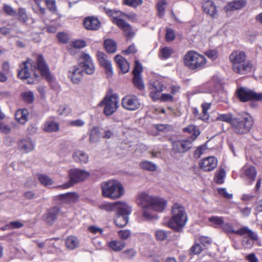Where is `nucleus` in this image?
Instances as JSON below:
<instances>
[{"instance_id":"obj_1","label":"nucleus","mask_w":262,"mask_h":262,"mask_svg":"<svg viewBox=\"0 0 262 262\" xmlns=\"http://www.w3.org/2000/svg\"><path fill=\"white\" fill-rule=\"evenodd\" d=\"M136 202L141 207L142 216L146 221L157 220L158 216L153 212H162L167 204L164 199L150 195L145 192H142L137 195Z\"/></svg>"},{"instance_id":"obj_2","label":"nucleus","mask_w":262,"mask_h":262,"mask_svg":"<svg viewBox=\"0 0 262 262\" xmlns=\"http://www.w3.org/2000/svg\"><path fill=\"white\" fill-rule=\"evenodd\" d=\"M37 70L39 71L42 77L48 81L52 79L49 69L45 63L41 55H38L36 59ZM21 69L18 70V76L21 79L28 80L29 84L33 83L38 78L36 73V68L33 65V62L31 59H28L24 62L20 66Z\"/></svg>"},{"instance_id":"obj_3","label":"nucleus","mask_w":262,"mask_h":262,"mask_svg":"<svg viewBox=\"0 0 262 262\" xmlns=\"http://www.w3.org/2000/svg\"><path fill=\"white\" fill-rule=\"evenodd\" d=\"M106 13L112 17V21L124 33V35L127 39H131L134 35V32L130 25L126 23L123 18L126 17L132 21L137 20L138 17L136 14L133 12L124 13L119 10H114L104 9Z\"/></svg>"},{"instance_id":"obj_4","label":"nucleus","mask_w":262,"mask_h":262,"mask_svg":"<svg viewBox=\"0 0 262 262\" xmlns=\"http://www.w3.org/2000/svg\"><path fill=\"white\" fill-rule=\"evenodd\" d=\"M101 189L103 197L112 200L120 199L124 194V188L122 184L114 179L102 182Z\"/></svg>"},{"instance_id":"obj_5","label":"nucleus","mask_w":262,"mask_h":262,"mask_svg":"<svg viewBox=\"0 0 262 262\" xmlns=\"http://www.w3.org/2000/svg\"><path fill=\"white\" fill-rule=\"evenodd\" d=\"M172 216L168 225L169 228L179 231L183 227L187 221V214L184 207L179 203H175L171 208Z\"/></svg>"},{"instance_id":"obj_6","label":"nucleus","mask_w":262,"mask_h":262,"mask_svg":"<svg viewBox=\"0 0 262 262\" xmlns=\"http://www.w3.org/2000/svg\"><path fill=\"white\" fill-rule=\"evenodd\" d=\"M207 62L206 58L194 51H188L184 57V63L191 70L204 68Z\"/></svg>"},{"instance_id":"obj_7","label":"nucleus","mask_w":262,"mask_h":262,"mask_svg":"<svg viewBox=\"0 0 262 262\" xmlns=\"http://www.w3.org/2000/svg\"><path fill=\"white\" fill-rule=\"evenodd\" d=\"M253 125V120L251 116L243 113L236 116L232 123L233 131L238 134L248 133Z\"/></svg>"},{"instance_id":"obj_8","label":"nucleus","mask_w":262,"mask_h":262,"mask_svg":"<svg viewBox=\"0 0 262 262\" xmlns=\"http://www.w3.org/2000/svg\"><path fill=\"white\" fill-rule=\"evenodd\" d=\"M90 176V172L82 169H72L69 171L70 182L60 186L63 188H68L73 184L84 181Z\"/></svg>"},{"instance_id":"obj_9","label":"nucleus","mask_w":262,"mask_h":262,"mask_svg":"<svg viewBox=\"0 0 262 262\" xmlns=\"http://www.w3.org/2000/svg\"><path fill=\"white\" fill-rule=\"evenodd\" d=\"M118 96L116 94H111L106 96L100 102L99 106L104 107L103 112L107 115L113 114L118 107Z\"/></svg>"},{"instance_id":"obj_10","label":"nucleus","mask_w":262,"mask_h":262,"mask_svg":"<svg viewBox=\"0 0 262 262\" xmlns=\"http://www.w3.org/2000/svg\"><path fill=\"white\" fill-rule=\"evenodd\" d=\"M236 94L238 99L243 102L251 100H262V93H255L246 87L237 88L236 91Z\"/></svg>"},{"instance_id":"obj_11","label":"nucleus","mask_w":262,"mask_h":262,"mask_svg":"<svg viewBox=\"0 0 262 262\" xmlns=\"http://www.w3.org/2000/svg\"><path fill=\"white\" fill-rule=\"evenodd\" d=\"M121 207L123 209H118L116 211L114 222L117 226L121 228L125 226L128 222V215L132 212V207L126 203H124Z\"/></svg>"},{"instance_id":"obj_12","label":"nucleus","mask_w":262,"mask_h":262,"mask_svg":"<svg viewBox=\"0 0 262 262\" xmlns=\"http://www.w3.org/2000/svg\"><path fill=\"white\" fill-rule=\"evenodd\" d=\"M78 65L83 73L92 75L95 71V66L89 54L82 53L79 58Z\"/></svg>"},{"instance_id":"obj_13","label":"nucleus","mask_w":262,"mask_h":262,"mask_svg":"<svg viewBox=\"0 0 262 262\" xmlns=\"http://www.w3.org/2000/svg\"><path fill=\"white\" fill-rule=\"evenodd\" d=\"M221 228L225 232L228 234L234 233L240 236L247 235L250 237L255 239V236L254 234V232L247 227H244L238 230H235L232 224L224 222Z\"/></svg>"},{"instance_id":"obj_14","label":"nucleus","mask_w":262,"mask_h":262,"mask_svg":"<svg viewBox=\"0 0 262 262\" xmlns=\"http://www.w3.org/2000/svg\"><path fill=\"white\" fill-rule=\"evenodd\" d=\"M122 107L126 110L135 111L138 109L141 105L139 99L135 95H127L121 102Z\"/></svg>"},{"instance_id":"obj_15","label":"nucleus","mask_w":262,"mask_h":262,"mask_svg":"<svg viewBox=\"0 0 262 262\" xmlns=\"http://www.w3.org/2000/svg\"><path fill=\"white\" fill-rule=\"evenodd\" d=\"M192 142L190 139L174 141L172 142V150L176 153H184L191 148Z\"/></svg>"},{"instance_id":"obj_16","label":"nucleus","mask_w":262,"mask_h":262,"mask_svg":"<svg viewBox=\"0 0 262 262\" xmlns=\"http://www.w3.org/2000/svg\"><path fill=\"white\" fill-rule=\"evenodd\" d=\"M217 159L213 156H210L202 159L199 163V165L203 171H211L217 167Z\"/></svg>"},{"instance_id":"obj_17","label":"nucleus","mask_w":262,"mask_h":262,"mask_svg":"<svg viewBox=\"0 0 262 262\" xmlns=\"http://www.w3.org/2000/svg\"><path fill=\"white\" fill-rule=\"evenodd\" d=\"M229 60L232 63L233 69L239 71L238 64L246 60V54L244 52L239 51L233 52L229 56Z\"/></svg>"},{"instance_id":"obj_18","label":"nucleus","mask_w":262,"mask_h":262,"mask_svg":"<svg viewBox=\"0 0 262 262\" xmlns=\"http://www.w3.org/2000/svg\"><path fill=\"white\" fill-rule=\"evenodd\" d=\"M97 57L100 64L105 69L107 75L111 77L113 74V68L111 61L107 59L106 55L103 52L98 51Z\"/></svg>"},{"instance_id":"obj_19","label":"nucleus","mask_w":262,"mask_h":262,"mask_svg":"<svg viewBox=\"0 0 262 262\" xmlns=\"http://www.w3.org/2000/svg\"><path fill=\"white\" fill-rule=\"evenodd\" d=\"M149 89L151 90L150 97L154 100H157L160 98L159 94L164 91L165 87L162 82L157 80L150 83Z\"/></svg>"},{"instance_id":"obj_20","label":"nucleus","mask_w":262,"mask_h":262,"mask_svg":"<svg viewBox=\"0 0 262 262\" xmlns=\"http://www.w3.org/2000/svg\"><path fill=\"white\" fill-rule=\"evenodd\" d=\"M83 73L82 69L78 64L71 68L69 72L68 77L73 83L78 84L82 79Z\"/></svg>"},{"instance_id":"obj_21","label":"nucleus","mask_w":262,"mask_h":262,"mask_svg":"<svg viewBox=\"0 0 262 262\" xmlns=\"http://www.w3.org/2000/svg\"><path fill=\"white\" fill-rule=\"evenodd\" d=\"M83 25L87 30H97L100 28L101 23L97 18L89 16L84 19Z\"/></svg>"},{"instance_id":"obj_22","label":"nucleus","mask_w":262,"mask_h":262,"mask_svg":"<svg viewBox=\"0 0 262 262\" xmlns=\"http://www.w3.org/2000/svg\"><path fill=\"white\" fill-rule=\"evenodd\" d=\"M124 202L118 201L114 203H105L99 206L100 209L105 210L107 212H111L113 211H117L118 209L120 210L123 209L121 206L124 203Z\"/></svg>"},{"instance_id":"obj_23","label":"nucleus","mask_w":262,"mask_h":262,"mask_svg":"<svg viewBox=\"0 0 262 262\" xmlns=\"http://www.w3.org/2000/svg\"><path fill=\"white\" fill-rule=\"evenodd\" d=\"M59 212L60 209L57 207L49 209L47 213L44 215V220L48 224H53L56 220Z\"/></svg>"},{"instance_id":"obj_24","label":"nucleus","mask_w":262,"mask_h":262,"mask_svg":"<svg viewBox=\"0 0 262 262\" xmlns=\"http://www.w3.org/2000/svg\"><path fill=\"white\" fill-rule=\"evenodd\" d=\"M18 149L25 153L32 151L34 148V144L29 138L21 140L18 144Z\"/></svg>"},{"instance_id":"obj_25","label":"nucleus","mask_w":262,"mask_h":262,"mask_svg":"<svg viewBox=\"0 0 262 262\" xmlns=\"http://www.w3.org/2000/svg\"><path fill=\"white\" fill-rule=\"evenodd\" d=\"M204 12L210 17L214 18L217 16L216 7L211 1H206L202 6Z\"/></svg>"},{"instance_id":"obj_26","label":"nucleus","mask_w":262,"mask_h":262,"mask_svg":"<svg viewBox=\"0 0 262 262\" xmlns=\"http://www.w3.org/2000/svg\"><path fill=\"white\" fill-rule=\"evenodd\" d=\"M114 59L122 73H126L129 71V63L124 57L121 55H117Z\"/></svg>"},{"instance_id":"obj_27","label":"nucleus","mask_w":262,"mask_h":262,"mask_svg":"<svg viewBox=\"0 0 262 262\" xmlns=\"http://www.w3.org/2000/svg\"><path fill=\"white\" fill-rule=\"evenodd\" d=\"M246 5L245 0L235 1L228 3L225 7V9L226 11H234L243 8Z\"/></svg>"},{"instance_id":"obj_28","label":"nucleus","mask_w":262,"mask_h":262,"mask_svg":"<svg viewBox=\"0 0 262 262\" xmlns=\"http://www.w3.org/2000/svg\"><path fill=\"white\" fill-rule=\"evenodd\" d=\"M74 160L80 163H88L89 161L88 155L82 150H77L73 154Z\"/></svg>"},{"instance_id":"obj_29","label":"nucleus","mask_w":262,"mask_h":262,"mask_svg":"<svg viewBox=\"0 0 262 262\" xmlns=\"http://www.w3.org/2000/svg\"><path fill=\"white\" fill-rule=\"evenodd\" d=\"M242 171L245 176L251 182L254 181L256 171L255 167L250 165H245L242 168Z\"/></svg>"},{"instance_id":"obj_30","label":"nucleus","mask_w":262,"mask_h":262,"mask_svg":"<svg viewBox=\"0 0 262 262\" xmlns=\"http://www.w3.org/2000/svg\"><path fill=\"white\" fill-rule=\"evenodd\" d=\"M29 112L26 109H20L15 113V119L20 124H24L28 121Z\"/></svg>"},{"instance_id":"obj_31","label":"nucleus","mask_w":262,"mask_h":262,"mask_svg":"<svg viewBox=\"0 0 262 262\" xmlns=\"http://www.w3.org/2000/svg\"><path fill=\"white\" fill-rule=\"evenodd\" d=\"M108 247L115 252L122 250L125 247V243L119 240H113L107 242Z\"/></svg>"},{"instance_id":"obj_32","label":"nucleus","mask_w":262,"mask_h":262,"mask_svg":"<svg viewBox=\"0 0 262 262\" xmlns=\"http://www.w3.org/2000/svg\"><path fill=\"white\" fill-rule=\"evenodd\" d=\"M43 130L47 132H56L59 130V124L52 120H47L44 124Z\"/></svg>"},{"instance_id":"obj_33","label":"nucleus","mask_w":262,"mask_h":262,"mask_svg":"<svg viewBox=\"0 0 262 262\" xmlns=\"http://www.w3.org/2000/svg\"><path fill=\"white\" fill-rule=\"evenodd\" d=\"M66 247L69 250H74L79 247V241L75 236H69L66 239Z\"/></svg>"},{"instance_id":"obj_34","label":"nucleus","mask_w":262,"mask_h":262,"mask_svg":"<svg viewBox=\"0 0 262 262\" xmlns=\"http://www.w3.org/2000/svg\"><path fill=\"white\" fill-rule=\"evenodd\" d=\"M239 71H237L235 69H233L234 72L239 74H245L249 72L252 68V64L250 61L246 60L238 64Z\"/></svg>"},{"instance_id":"obj_35","label":"nucleus","mask_w":262,"mask_h":262,"mask_svg":"<svg viewBox=\"0 0 262 262\" xmlns=\"http://www.w3.org/2000/svg\"><path fill=\"white\" fill-rule=\"evenodd\" d=\"M104 47L108 53H114L117 50L116 42L112 39H106L104 43Z\"/></svg>"},{"instance_id":"obj_36","label":"nucleus","mask_w":262,"mask_h":262,"mask_svg":"<svg viewBox=\"0 0 262 262\" xmlns=\"http://www.w3.org/2000/svg\"><path fill=\"white\" fill-rule=\"evenodd\" d=\"M184 132L192 134L191 137V140L194 141L196 137L200 135V131L196 128L194 125H190L188 127L183 129Z\"/></svg>"},{"instance_id":"obj_37","label":"nucleus","mask_w":262,"mask_h":262,"mask_svg":"<svg viewBox=\"0 0 262 262\" xmlns=\"http://www.w3.org/2000/svg\"><path fill=\"white\" fill-rule=\"evenodd\" d=\"M141 169L150 171H154L157 169V165L149 161H142L140 164Z\"/></svg>"},{"instance_id":"obj_38","label":"nucleus","mask_w":262,"mask_h":262,"mask_svg":"<svg viewBox=\"0 0 262 262\" xmlns=\"http://www.w3.org/2000/svg\"><path fill=\"white\" fill-rule=\"evenodd\" d=\"M173 53V51L171 48L165 47L160 50L159 56L161 59H166L170 57Z\"/></svg>"},{"instance_id":"obj_39","label":"nucleus","mask_w":262,"mask_h":262,"mask_svg":"<svg viewBox=\"0 0 262 262\" xmlns=\"http://www.w3.org/2000/svg\"><path fill=\"white\" fill-rule=\"evenodd\" d=\"M61 199L65 200L66 202L72 203L75 202L78 198V195L76 193L70 192L60 195Z\"/></svg>"},{"instance_id":"obj_40","label":"nucleus","mask_w":262,"mask_h":262,"mask_svg":"<svg viewBox=\"0 0 262 262\" xmlns=\"http://www.w3.org/2000/svg\"><path fill=\"white\" fill-rule=\"evenodd\" d=\"M86 46V43L83 40H78L73 42L69 48V50L71 54L75 53V50L80 49Z\"/></svg>"},{"instance_id":"obj_41","label":"nucleus","mask_w":262,"mask_h":262,"mask_svg":"<svg viewBox=\"0 0 262 262\" xmlns=\"http://www.w3.org/2000/svg\"><path fill=\"white\" fill-rule=\"evenodd\" d=\"M133 81L135 86L138 89L142 90L144 89L145 85L141 75H134Z\"/></svg>"},{"instance_id":"obj_42","label":"nucleus","mask_w":262,"mask_h":262,"mask_svg":"<svg viewBox=\"0 0 262 262\" xmlns=\"http://www.w3.org/2000/svg\"><path fill=\"white\" fill-rule=\"evenodd\" d=\"M236 117L233 116L231 114H220L216 118V120L224 121L231 124Z\"/></svg>"},{"instance_id":"obj_43","label":"nucleus","mask_w":262,"mask_h":262,"mask_svg":"<svg viewBox=\"0 0 262 262\" xmlns=\"http://www.w3.org/2000/svg\"><path fill=\"white\" fill-rule=\"evenodd\" d=\"M254 234L255 236V239L252 238L247 235H244L246 237L242 242V245L245 248H251L254 244V241L257 240L256 234L254 232Z\"/></svg>"},{"instance_id":"obj_44","label":"nucleus","mask_w":262,"mask_h":262,"mask_svg":"<svg viewBox=\"0 0 262 262\" xmlns=\"http://www.w3.org/2000/svg\"><path fill=\"white\" fill-rule=\"evenodd\" d=\"M99 129L96 127H93L91 131L90 135L89 140L91 143H95L99 140Z\"/></svg>"},{"instance_id":"obj_45","label":"nucleus","mask_w":262,"mask_h":262,"mask_svg":"<svg viewBox=\"0 0 262 262\" xmlns=\"http://www.w3.org/2000/svg\"><path fill=\"white\" fill-rule=\"evenodd\" d=\"M225 177V171L224 169L221 168L220 170L215 173L214 181L219 184H223L224 182Z\"/></svg>"},{"instance_id":"obj_46","label":"nucleus","mask_w":262,"mask_h":262,"mask_svg":"<svg viewBox=\"0 0 262 262\" xmlns=\"http://www.w3.org/2000/svg\"><path fill=\"white\" fill-rule=\"evenodd\" d=\"M208 221L212 224V225L217 227L220 226L222 228V226L224 223L223 218L219 216H211L208 219Z\"/></svg>"},{"instance_id":"obj_47","label":"nucleus","mask_w":262,"mask_h":262,"mask_svg":"<svg viewBox=\"0 0 262 262\" xmlns=\"http://www.w3.org/2000/svg\"><path fill=\"white\" fill-rule=\"evenodd\" d=\"M37 178L40 183L44 186H48L53 184L52 180L46 175L39 174Z\"/></svg>"},{"instance_id":"obj_48","label":"nucleus","mask_w":262,"mask_h":262,"mask_svg":"<svg viewBox=\"0 0 262 262\" xmlns=\"http://www.w3.org/2000/svg\"><path fill=\"white\" fill-rule=\"evenodd\" d=\"M3 10L7 15L15 17L17 16V12L10 5L7 4H4Z\"/></svg>"},{"instance_id":"obj_49","label":"nucleus","mask_w":262,"mask_h":262,"mask_svg":"<svg viewBox=\"0 0 262 262\" xmlns=\"http://www.w3.org/2000/svg\"><path fill=\"white\" fill-rule=\"evenodd\" d=\"M17 15L18 16V19L24 23H26L28 19V16L25 8H20Z\"/></svg>"},{"instance_id":"obj_50","label":"nucleus","mask_w":262,"mask_h":262,"mask_svg":"<svg viewBox=\"0 0 262 262\" xmlns=\"http://www.w3.org/2000/svg\"><path fill=\"white\" fill-rule=\"evenodd\" d=\"M143 3V0H123V4L133 8H137Z\"/></svg>"},{"instance_id":"obj_51","label":"nucleus","mask_w":262,"mask_h":262,"mask_svg":"<svg viewBox=\"0 0 262 262\" xmlns=\"http://www.w3.org/2000/svg\"><path fill=\"white\" fill-rule=\"evenodd\" d=\"M21 96L27 103H31L34 99V94L31 91L23 92L21 93Z\"/></svg>"},{"instance_id":"obj_52","label":"nucleus","mask_w":262,"mask_h":262,"mask_svg":"<svg viewBox=\"0 0 262 262\" xmlns=\"http://www.w3.org/2000/svg\"><path fill=\"white\" fill-rule=\"evenodd\" d=\"M167 3L165 0H161L157 4V9L159 12V15L160 17L163 15L165 11V6Z\"/></svg>"},{"instance_id":"obj_53","label":"nucleus","mask_w":262,"mask_h":262,"mask_svg":"<svg viewBox=\"0 0 262 262\" xmlns=\"http://www.w3.org/2000/svg\"><path fill=\"white\" fill-rule=\"evenodd\" d=\"M119 237L122 239H128L131 235V232L129 230H121L118 232Z\"/></svg>"},{"instance_id":"obj_54","label":"nucleus","mask_w":262,"mask_h":262,"mask_svg":"<svg viewBox=\"0 0 262 262\" xmlns=\"http://www.w3.org/2000/svg\"><path fill=\"white\" fill-rule=\"evenodd\" d=\"M168 233L164 230H157L155 233V235L157 239L159 241H163L167 238Z\"/></svg>"},{"instance_id":"obj_55","label":"nucleus","mask_w":262,"mask_h":262,"mask_svg":"<svg viewBox=\"0 0 262 262\" xmlns=\"http://www.w3.org/2000/svg\"><path fill=\"white\" fill-rule=\"evenodd\" d=\"M70 112V108L65 105L60 106L58 110V113L59 115L67 116Z\"/></svg>"},{"instance_id":"obj_56","label":"nucleus","mask_w":262,"mask_h":262,"mask_svg":"<svg viewBox=\"0 0 262 262\" xmlns=\"http://www.w3.org/2000/svg\"><path fill=\"white\" fill-rule=\"evenodd\" d=\"M217 192L221 196L227 199H231L233 196L232 194L228 193L225 188H219Z\"/></svg>"},{"instance_id":"obj_57","label":"nucleus","mask_w":262,"mask_h":262,"mask_svg":"<svg viewBox=\"0 0 262 262\" xmlns=\"http://www.w3.org/2000/svg\"><path fill=\"white\" fill-rule=\"evenodd\" d=\"M199 240L200 243L204 247L208 246L212 243L211 239L210 238L206 236H201L200 237Z\"/></svg>"},{"instance_id":"obj_58","label":"nucleus","mask_w":262,"mask_h":262,"mask_svg":"<svg viewBox=\"0 0 262 262\" xmlns=\"http://www.w3.org/2000/svg\"><path fill=\"white\" fill-rule=\"evenodd\" d=\"M57 37L60 42L64 43H66L69 39L68 35L63 32L58 33Z\"/></svg>"},{"instance_id":"obj_59","label":"nucleus","mask_w":262,"mask_h":262,"mask_svg":"<svg viewBox=\"0 0 262 262\" xmlns=\"http://www.w3.org/2000/svg\"><path fill=\"white\" fill-rule=\"evenodd\" d=\"M166 39L167 41H171L175 38L174 33L173 30L171 29H167L166 33Z\"/></svg>"},{"instance_id":"obj_60","label":"nucleus","mask_w":262,"mask_h":262,"mask_svg":"<svg viewBox=\"0 0 262 262\" xmlns=\"http://www.w3.org/2000/svg\"><path fill=\"white\" fill-rule=\"evenodd\" d=\"M191 252L193 254H199L203 250L202 247L199 244H195L191 248Z\"/></svg>"},{"instance_id":"obj_61","label":"nucleus","mask_w":262,"mask_h":262,"mask_svg":"<svg viewBox=\"0 0 262 262\" xmlns=\"http://www.w3.org/2000/svg\"><path fill=\"white\" fill-rule=\"evenodd\" d=\"M123 254L125 255V257L127 258L132 259L133 258L136 254V252L133 249H130L127 250H125L123 252Z\"/></svg>"},{"instance_id":"obj_62","label":"nucleus","mask_w":262,"mask_h":262,"mask_svg":"<svg viewBox=\"0 0 262 262\" xmlns=\"http://www.w3.org/2000/svg\"><path fill=\"white\" fill-rule=\"evenodd\" d=\"M205 54L212 60H215L217 57V53L215 50H208L205 52Z\"/></svg>"},{"instance_id":"obj_63","label":"nucleus","mask_w":262,"mask_h":262,"mask_svg":"<svg viewBox=\"0 0 262 262\" xmlns=\"http://www.w3.org/2000/svg\"><path fill=\"white\" fill-rule=\"evenodd\" d=\"M11 132V128L3 122L0 123V132L8 134Z\"/></svg>"},{"instance_id":"obj_64","label":"nucleus","mask_w":262,"mask_h":262,"mask_svg":"<svg viewBox=\"0 0 262 262\" xmlns=\"http://www.w3.org/2000/svg\"><path fill=\"white\" fill-rule=\"evenodd\" d=\"M206 148L203 146H199L195 151L194 156L196 158H199L205 150Z\"/></svg>"}]
</instances>
